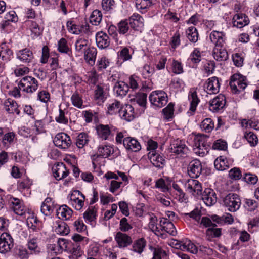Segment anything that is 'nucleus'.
Wrapping results in <instances>:
<instances>
[{
  "label": "nucleus",
  "mask_w": 259,
  "mask_h": 259,
  "mask_svg": "<svg viewBox=\"0 0 259 259\" xmlns=\"http://www.w3.org/2000/svg\"><path fill=\"white\" fill-rule=\"evenodd\" d=\"M123 145L127 150L132 152L139 151L141 148L140 143L136 139L130 137L124 138Z\"/></svg>",
  "instance_id": "obj_23"
},
{
  "label": "nucleus",
  "mask_w": 259,
  "mask_h": 259,
  "mask_svg": "<svg viewBox=\"0 0 259 259\" xmlns=\"http://www.w3.org/2000/svg\"><path fill=\"white\" fill-rule=\"evenodd\" d=\"M185 187L188 192L194 196L200 195L202 193V186L198 180L194 179L188 180L185 184Z\"/></svg>",
  "instance_id": "obj_17"
},
{
  "label": "nucleus",
  "mask_w": 259,
  "mask_h": 259,
  "mask_svg": "<svg viewBox=\"0 0 259 259\" xmlns=\"http://www.w3.org/2000/svg\"><path fill=\"white\" fill-rule=\"evenodd\" d=\"M67 112L68 111L67 110H62L60 108L59 110V114L55 117V121L60 124L65 125L67 124L68 123V119L66 116Z\"/></svg>",
  "instance_id": "obj_53"
},
{
  "label": "nucleus",
  "mask_w": 259,
  "mask_h": 259,
  "mask_svg": "<svg viewBox=\"0 0 259 259\" xmlns=\"http://www.w3.org/2000/svg\"><path fill=\"white\" fill-rule=\"evenodd\" d=\"M247 79L239 74H234L230 79V86L232 92L237 94L244 90L247 86Z\"/></svg>",
  "instance_id": "obj_4"
},
{
  "label": "nucleus",
  "mask_w": 259,
  "mask_h": 259,
  "mask_svg": "<svg viewBox=\"0 0 259 259\" xmlns=\"http://www.w3.org/2000/svg\"><path fill=\"white\" fill-rule=\"evenodd\" d=\"M14 246V240L11 235L4 232L0 236V252L6 253L11 250Z\"/></svg>",
  "instance_id": "obj_8"
},
{
  "label": "nucleus",
  "mask_w": 259,
  "mask_h": 259,
  "mask_svg": "<svg viewBox=\"0 0 259 259\" xmlns=\"http://www.w3.org/2000/svg\"><path fill=\"white\" fill-rule=\"evenodd\" d=\"M121 106V103L115 100L113 103L109 105L107 108V113L110 115L116 114L117 112L119 113V111Z\"/></svg>",
  "instance_id": "obj_56"
},
{
  "label": "nucleus",
  "mask_w": 259,
  "mask_h": 259,
  "mask_svg": "<svg viewBox=\"0 0 259 259\" xmlns=\"http://www.w3.org/2000/svg\"><path fill=\"white\" fill-rule=\"evenodd\" d=\"M26 24L31 31V34L34 35V36L38 37L42 34V29L40 28L35 21L28 20L26 22Z\"/></svg>",
  "instance_id": "obj_37"
},
{
  "label": "nucleus",
  "mask_w": 259,
  "mask_h": 259,
  "mask_svg": "<svg viewBox=\"0 0 259 259\" xmlns=\"http://www.w3.org/2000/svg\"><path fill=\"white\" fill-rule=\"evenodd\" d=\"M226 104V98L223 95L220 94L213 99L209 104V109L213 112L222 109Z\"/></svg>",
  "instance_id": "obj_19"
},
{
  "label": "nucleus",
  "mask_w": 259,
  "mask_h": 259,
  "mask_svg": "<svg viewBox=\"0 0 259 259\" xmlns=\"http://www.w3.org/2000/svg\"><path fill=\"white\" fill-rule=\"evenodd\" d=\"M27 246L31 254H38L40 252L37 243V236L34 235L33 234H29Z\"/></svg>",
  "instance_id": "obj_29"
},
{
  "label": "nucleus",
  "mask_w": 259,
  "mask_h": 259,
  "mask_svg": "<svg viewBox=\"0 0 259 259\" xmlns=\"http://www.w3.org/2000/svg\"><path fill=\"white\" fill-rule=\"evenodd\" d=\"M88 38L79 36L75 43V49L76 52L78 53H83L88 48Z\"/></svg>",
  "instance_id": "obj_32"
},
{
  "label": "nucleus",
  "mask_w": 259,
  "mask_h": 259,
  "mask_svg": "<svg viewBox=\"0 0 259 259\" xmlns=\"http://www.w3.org/2000/svg\"><path fill=\"white\" fill-rule=\"evenodd\" d=\"M118 32L120 34L124 35L129 31V33H128V35H130L131 33H132V35H134V32L132 31V29L130 28V26L129 24L127 22V20L126 19H124L120 21L118 24Z\"/></svg>",
  "instance_id": "obj_39"
},
{
  "label": "nucleus",
  "mask_w": 259,
  "mask_h": 259,
  "mask_svg": "<svg viewBox=\"0 0 259 259\" xmlns=\"http://www.w3.org/2000/svg\"><path fill=\"white\" fill-rule=\"evenodd\" d=\"M118 59H120L123 62L130 60L132 58V53H130L129 48L127 47L123 48L118 52Z\"/></svg>",
  "instance_id": "obj_52"
},
{
  "label": "nucleus",
  "mask_w": 259,
  "mask_h": 259,
  "mask_svg": "<svg viewBox=\"0 0 259 259\" xmlns=\"http://www.w3.org/2000/svg\"><path fill=\"white\" fill-rule=\"evenodd\" d=\"M212 55L214 59L218 61L226 60L228 58V52L224 47H214Z\"/></svg>",
  "instance_id": "obj_31"
},
{
  "label": "nucleus",
  "mask_w": 259,
  "mask_h": 259,
  "mask_svg": "<svg viewBox=\"0 0 259 259\" xmlns=\"http://www.w3.org/2000/svg\"><path fill=\"white\" fill-rule=\"evenodd\" d=\"M4 108L5 110L9 114H16L20 115V110L18 109L17 103L14 100L9 98L5 101L4 103Z\"/></svg>",
  "instance_id": "obj_26"
},
{
  "label": "nucleus",
  "mask_w": 259,
  "mask_h": 259,
  "mask_svg": "<svg viewBox=\"0 0 259 259\" xmlns=\"http://www.w3.org/2000/svg\"><path fill=\"white\" fill-rule=\"evenodd\" d=\"M148 157L153 165L158 168H162L165 165V160L156 151H150Z\"/></svg>",
  "instance_id": "obj_20"
},
{
  "label": "nucleus",
  "mask_w": 259,
  "mask_h": 259,
  "mask_svg": "<svg viewBox=\"0 0 259 259\" xmlns=\"http://www.w3.org/2000/svg\"><path fill=\"white\" fill-rule=\"evenodd\" d=\"M67 251L74 256L76 258L82 255V251L79 244L77 243H74L71 241L69 243Z\"/></svg>",
  "instance_id": "obj_44"
},
{
  "label": "nucleus",
  "mask_w": 259,
  "mask_h": 259,
  "mask_svg": "<svg viewBox=\"0 0 259 259\" xmlns=\"http://www.w3.org/2000/svg\"><path fill=\"white\" fill-rule=\"evenodd\" d=\"M53 142L56 146L62 149L68 148L72 143L70 137L64 133L57 134L53 140Z\"/></svg>",
  "instance_id": "obj_11"
},
{
  "label": "nucleus",
  "mask_w": 259,
  "mask_h": 259,
  "mask_svg": "<svg viewBox=\"0 0 259 259\" xmlns=\"http://www.w3.org/2000/svg\"><path fill=\"white\" fill-rule=\"evenodd\" d=\"M188 39L192 42L198 41L199 34L197 29L194 26L189 27L186 31Z\"/></svg>",
  "instance_id": "obj_47"
},
{
  "label": "nucleus",
  "mask_w": 259,
  "mask_h": 259,
  "mask_svg": "<svg viewBox=\"0 0 259 259\" xmlns=\"http://www.w3.org/2000/svg\"><path fill=\"white\" fill-rule=\"evenodd\" d=\"M202 165L200 160L195 159L192 160L188 166V174L192 178H198L202 172Z\"/></svg>",
  "instance_id": "obj_13"
},
{
  "label": "nucleus",
  "mask_w": 259,
  "mask_h": 259,
  "mask_svg": "<svg viewBox=\"0 0 259 259\" xmlns=\"http://www.w3.org/2000/svg\"><path fill=\"white\" fill-rule=\"evenodd\" d=\"M216 227H212L206 230V239L208 241H211L214 238H218L222 234V229L216 228Z\"/></svg>",
  "instance_id": "obj_41"
},
{
  "label": "nucleus",
  "mask_w": 259,
  "mask_h": 259,
  "mask_svg": "<svg viewBox=\"0 0 259 259\" xmlns=\"http://www.w3.org/2000/svg\"><path fill=\"white\" fill-rule=\"evenodd\" d=\"M120 116L123 119L131 121L134 118V109L133 106L129 104L122 106L119 111Z\"/></svg>",
  "instance_id": "obj_21"
},
{
  "label": "nucleus",
  "mask_w": 259,
  "mask_h": 259,
  "mask_svg": "<svg viewBox=\"0 0 259 259\" xmlns=\"http://www.w3.org/2000/svg\"><path fill=\"white\" fill-rule=\"evenodd\" d=\"M169 150L170 152L180 157H185L189 152V149L185 141L179 139L174 140L171 142Z\"/></svg>",
  "instance_id": "obj_3"
},
{
  "label": "nucleus",
  "mask_w": 259,
  "mask_h": 259,
  "mask_svg": "<svg viewBox=\"0 0 259 259\" xmlns=\"http://www.w3.org/2000/svg\"><path fill=\"white\" fill-rule=\"evenodd\" d=\"M160 225L162 228V230L172 235L176 234V230L175 226L174 224L168 219L162 218L160 221Z\"/></svg>",
  "instance_id": "obj_34"
},
{
  "label": "nucleus",
  "mask_w": 259,
  "mask_h": 259,
  "mask_svg": "<svg viewBox=\"0 0 259 259\" xmlns=\"http://www.w3.org/2000/svg\"><path fill=\"white\" fill-rule=\"evenodd\" d=\"M249 23V19L247 16L243 13L236 14L232 19L233 26L241 28Z\"/></svg>",
  "instance_id": "obj_22"
},
{
  "label": "nucleus",
  "mask_w": 259,
  "mask_h": 259,
  "mask_svg": "<svg viewBox=\"0 0 259 259\" xmlns=\"http://www.w3.org/2000/svg\"><path fill=\"white\" fill-rule=\"evenodd\" d=\"M97 209L95 206L89 207L84 212L83 218L87 222H91L96 219Z\"/></svg>",
  "instance_id": "obj_48"
},
{
  "label": "nucleus",
  "mask_w": 259,
  "mask_h": 259,
  "mask_svg": "<svg viewBox=\"0 0 259 259\" xmlns=\"http://www.w3.org/2000/svg\"><path fill=\"white\" fill-rule=\"evenodd\" d=\"M197 251L196 253L203 256H210L213 254V250L210 247L204 245H200L199 247L196 246Z\"/></svg>",
  "instance_id": "obj_60"
},
{
  "label": "nucleus",
  "mask_w": 259,
  "mask_h": 259,
  "mask_svg": "<svg viewBox=\"0 0 259 259\" xmlns=\"http://www.w3.org/2000/svg\"><path fill=\"white\" fill-rule=\"evenodd\" d=\"M224 205L231 212H235L241 205V199L239 196L233 193L227 195L223 199Z\"/></svg>",
  "instance_id": "obj_5"
},
{
  "label": "nucleus",
  "mask_w": 259,
  "mask_h": 259,
  "mask_svg": "<svg viewBox=\"0 0 259 259\" xmlns=\"http://www.w3.org/2000/svg\"><path fill=\"white\" fill-rule=\"evenodd\" d=\"M207 141V137L204 135H198L194 138L193 151L196 154L203 157L208 153L210 145Z\"/></svg>",
  "instance_id": "obj_1"
},
{
  "label": "nucleus",
  "mask_w": 259,
  "mask_h": 259,
  "mask_svg": "<svg viewBox=\"0 0 259 259\" xmlns=\"http://www.w3.org/2000/svg\"><path fill=\"white\" fill-rule=\"evenodd\" d=\"M188 100L190 102V107L188 114L190 116L194 114L200 101L198 97L197 88H192L190 89L188 93Z\"/></svg>",
  "instance_id": "obj_10"
},
{
  "label": "nucleus",
  "mask_w": 259,
  "mask_h": 259,
  "mask_svg": "<svg viewBox=\"0 0 259 259\" xmlns=\"http://www.w3.org/2000/svg\"><path fill=\"white\" fill-rule=\"evenodd\" d=\"M96 41L97 46L100 49L107 48L110 43L108 35L103 31L99 32L96 34Z\"/></svg>",
  "instance_id": "obj_27"
},
{
  "label": "nucleus",
  "mask_w": 259,
  "mask_h": 259,
  "mask_svg": "<svg viewBox=\"0 0 259 259\" xmlns=\"http://www.w3.org/2000/svg\"><path fill=\"white\" fill-rule=\"evenodd\" d=\"M152 4L150 0H136L135 5L136 8L139 10H146Z\"/></svg>",
  "instance_id": "obj_62"
},
{
  "label": "nucleus",
  "mask_w": 259,
  "mask_h": 259,
  "mask_svg": "<svg viewBox=\"0 0 259 259\" xmlns=\"http://www.w3.org/2000/svg\"><path fill=\"white\" fill-rule=\"evenodd\" d=\"M102 19V13L99 10H94L90 18V21L92 25L97 26L99 25Z\"/></svg>",
  "instance_id": "obj_45"
},
{
  "label": "nucleus",
  "mask_w": 259,
  "mask_h": 259,
  "mask_svg": "<svg viewBox=\"0 0 259 259\" xmlns=\"http://www.w3.org/2000/svg\"><path fill=\"white\" fill-rule=\"evenodd\" d=\"M32 184V181L28 178L23 179L21 181H18L17 183L18 189L20 191H23L25 189H28Z\"/></svg>",
  "instance_id": "obj_61"
},
{
  "label": "nucleus",
  "mask_w": 259,
  "mask_h": 259,
  "mask_svg": "<svg viewBox=\"0 0 259 259\" xmlns=\"http://www.w3.org/2000/svg\"><path fill=\"white\" fill-rule=\"evenodd\" d=\"M129 90L128 85L124 82L119 81L114 87V92L117 96H125Z\"/></svg>",
  "instance_id": "obj_35"
},
{
  "label": "nucleus",
  "mask_w": 259,
  "mask_h": 259,
  "mask_svg": "<svg viewBox=\"0 0 259 259\" xmlns=\"http://www.w3.org/2000/svg\"><path fill=\"white\" fill-rule=\"evenodd\" d=\"M146 244L147 241L144 238H138L132 243L131 250L138 254H141L144 251Z\"/></svg>",
  "instance_id": "obj_30"
},
{
  "label": "nucleus",
  "mask_w": 259,
  "mask_h": 259,
  "mask_svg": "<svg viewBox=\"0 0 259 259\" xmlns=\"http://www.w3.org/2000/svg\"><path fill=\"white\" fill-rule=\"evenodd\" d=\"M241 171L239 168L234 167L229 171V177L233 180H238L242 178Z\"/></svg>",
  "instance_id": "obj_64"
},
{
  "label": "nucleus",
  "mask_w": 259,
  "mask_h": 259,
  "mask_svg": "<svg viewBox=\"0 0 259 259\" xmlns=\"http://www.w3.org/2000/svg\"><path fill=\"white\" fill-rule=\"evenodd\" d=\"M55 232L60 235H66L69 233L70 229L66 223L63 221H59L55 228Z\"/></svg>",
  "instance_id": "obj_51"
},
{
  "label": "nucleus",
  "mask_w": 259,
  "mask_h": 259,
  "mask_svg": "<svg viewBox=\"0 0 259 259\" xmlns=\"http://www.w3.org/2000/svg\"><path fill=\"white\" fill-rule=\"evenodd\" d=\"M12 54V51L9 48L3 47H0V61L9 60Z\"/></svg>",
  "instance_id": "obj_59"
},
{
  "label": "nucleus",
  "mask_w": 259,
  "mask_h": 259,
  "mask_svg": "<svg viewBox=\"0 0 259 259\" xmlns=\"http://www.w3.org/2000/svg\"><path fill=\"white\" fill-rule=\"evenodd\" d=\"M174 104L170 102L162 110L164 117L168 120H170L174 117Z\"/></svg>",
  "instance_id": "obj_54"
},
{
  "label": "nucleus",
  "mask_w": 259,
  "mask_h": 259,
  "mask_svg": "<svg viewBox=\"0 0 259 259\" xmlns=\"http://www.w3.org/2000/svg\"><path fill=\"white\" fill-rule=\"evenodd\" d=\"M22 91L26 93L32 94L38 89L39 83L37 80L31 76L22 78L18 83Z\"/></svg>",
  "instance_id": "obj_2"
},
{
  "label": "nucleus",
  "mask_w": 259,
  "mask_h": 259,
  "mask_svg": "<svg viewBox=\"0 0 259 259\" xmlns=\"http://www.w3.org/2000/svg\"><path fill=\"white\" fill-rule=\"evenodd\" d=\"M116 128L113 126L100 124L97 126L96 131L98 137L103 140H109L113 137L112 132L115 131Z\"/></svg>",
  "instance_id": "obj_12"
},
{
  "label": "nucleus",
  "mask_w": 259,
  "mask_h": 259,
  "mask_svg": "<svg viewBox=\"0 0 259 259\" xmlns=\"http://www.w3.org/2000/svg\"><path fill=\"white\" fill-rule=\"evenodd\" d=\"M85 196L79 190H74L69 196V203L76 210H80L84 204Z\"/></svg>",
  "instance_id": "obj_7"
},
{
  "label": "nucleus",
  "mask_w": 259,
  "mask_h": 259,
  "mask_svg": "<svg viewBox=\"0 0 259 259\" xmlns=\"http://www.w3.org/2000/svg\"><path fill=\"white\" fill-rule=\"evenodd\" d=\"M204 90L208 94H216L219 92L220 80L217 77L208 78L204 84Z\"/></svg>",
  "instance_id": "obj_9"
},
{
  "label": "nucleus",
  "mask_w": 259,
  "mask_h": 259,
  "mask_svg": "<svg viewBox=\"0 0 259 259\" xmlns=\"http://www.w3.org/2000/svg\"><path fill=\"white\" fill-rule=\"evenodd\" d=\"M94 93V99L96 103L99 105H101L106 99L103 87L101 84H98Z\"/></svg>",
  "instance_id": "obj_36"
},
{
  "label": "nucleus",
  "mask_w": 259,
  "mask_h": 259,
  "mask_svg": "<svg viewBox=\"0 0 259 259\" xmlns=\"http://www.w3.org/2000/svg\"><path fill=\"white\" fill-rule=\"evenodd\" d=\"M153 251V259H161L166 255V252L161 247L157 246L151 248Z\"/></svg>",
  "instance_id": "obj_63"
},
{
  "label": "nucleus",
  "mask_w": 259,
  "mask_h": 259,
  "mask_svg": "<svg viewBox=\"0 0 259 259\" xmlns=\"http://www.w3.org/2000/svg\"><path fill=\"white\" fill-rule=\"evenodd\" d=\"M133 228V226L126 218H122L119 222V229L122 232H126Z\"/></svg>",
  "instance_id": "obj_58"
},
{
  "label": "nucleus",
  "mask_w": 259,
  "mask_h": 259,
  "mask_svg": "<svg viewBox=\"0 0 259 259\" xmlns=\"http://www.w3.org/2000/svg\"><path fill=\"white\" fill-rule=\"evenodd\" d=\"M113 151V148L110 145H100L98 147L97 154L98 156L105 158L108 157Z\"/></svg>",
  "instance_id": "obj_38"
},
{
  "label": "nucleus",
  "mask_w": 259,
  "mask_h": 259,
  "mask_svg": "<svg viewBox=\"0 0 259 259\" xmlns=\"http://www.w3.org/2000/svg\"><path fill=\"white\" fill-rule=\"evenodd\" d=\"M68 31L74 34H80V25L76 24L73 21H68L66 23Z\"/></svg>",
  "instance_id": "obj_55"
},
{
  "label": "nucleus",
  "mask_w": 259,
  "mask_h": 259,
  "mask_svg": "<svg viewBox=\"0 0 259 259\" xmlns=\"http://www.w3.org/2000/svg\"><path fill=\"white\" fill-rule=\"evenodd\" d=\"M151 103L158 108H162L168 102L167 94L162 90L153 91L149 96Z\"/></svg>",
  "instance_id": "obj_6"
},
{
  "label": "nucleus",
  "mask_w": 259,
  "mask_h": 259,
  "mask_svg": "<svg viewBox=\"0 0 259 259\" xmlns=\"http://www.w3.org/2000/svg\"><path fill=\"white\" fill-rule=\"evenodd\" d=\"M73 211L66 205H63L57 210V215L59 219L67 220L72 216Z\"/></svg>",
  "instance_id": "obj_33"
},
{
  "label": "nucleus",
  "mask_w": 259,
  "mask_h": 259,
  "mask_svg": "<svg viewBox=\"0 0 259 259\" xmlns=\"http://www.w3.org/2000/svg\"><path fill=\"white\" fill-rule=\"evenodd\" d=\"M175 248L182 251L190 252L193 254H196L197 251L196 246L190 240H186L185 242H177Z\"/></svg>",
  "instance_id": "obj_28"
},
{
  "label": "nucleus",
  "mask_w": 259,
  "mask_h": 259,
  "mask_svg": "<svg viewBox=\"0 0 259 259\" xmlns=\"http://www.w3.org/2000/svg\"><path fill=\"white\" fill-rule=\"evenodd\" d=\"M89 141V136L85 133L79 134L76 139V145L79 148H82L85 145L88 144Z\"/></svg>",
  "instance_id": "obj_49"
},
{
  "label": "nucleus",
  "mask_w": 259,
  "mask_h": 259,
  "mask_svg": "<svg viewBox=\"0 0 259 259\" xmlns=\"http://www.w3.org/2000/svg\"><path fill=\"white\" fill-rule=\"evenodd\" d=\"M115 240L120 248H125L133 243L132 237L121 232H118L116 233Z\"/></svg>",
  "instance_id": "obj_15"
},
{
  "label": "nucleus",
  "mask_w": 259,
  "mask_h": 259,
  "mask_svg": "<svg viewBox=\"0 0 259 259\" xmlns=\"http://www.w3.org/2000/svg\"><path fill=\"white\" fill-rule=\"evenodd\" d=\"M209 38L215 47H224L226 40V34L224 32L216 30L210 33Z\"/></svg>",
  "instance_id": "obj_18"
},
{
  "label": "nucleus",
  "mask_w": 259,
  "mask_h": 259,
  "mask_svg": "<svg viewBox=\"0 0 259 259\" xmlns=\"http://www.w3.org/2000/svg\"><path fill=\"white\" fill-rule=\"evenodd\" d=\"M52 170L54 177L57 181L66 178L69 174V170L62 162L55 164L52 167Z\"/></svg>",
  "instance_id": "obj_14"
},
{
  "label": "nucleus",
  "mask_w": 259,
  "mask_h": 259,
  "mask_svg": "<svg viewBox=\"0 0 259 259\" xmlns=\"http://www.w3.org/2000/svg\"><path fill=\"white\" fill-rule=\"evenodd\" d=\"M84 59L90 65H93L95 63L97 50L94 47H90L84 52Z\"/></svg>",
  "instance_id": "obj_40"
},
{
  "label": "nucleus",
  "mask_w": 259,
  "mask_h": 259,
  "mask_svg": "<svg viewBox=\"0 0 259 259\" xmlns=\"http://www.w3.org/2000/svg\"><path fill=\"white\" fill-rule=\"evenodd\" d=\"M242 180L248 185H254L258 182V178L254 174L246 172L243 175Z\"/></svg>",
  "instance_id": "obj_50"
},
{
  "label": "nucleus",
  "mask_w": 259,
  "mask_h": 259,
  "mask_svg": "<svg viewBox=\"0 0 259 259\" xmlns=\"http://www.w3.org/2000/svg\"><path fill=\"white\" fill-rule=\"evenodd\" d=\"M200 127L203 131L208 133L214 128V124L211 118H206L201 122Z\"/></svg>",
  "instance_id": "obj_46"
},
{
  "label": "nucleus",
  "mask_w": 259,
  "mask_h": 259,
  "mask_svg": "<svg viewBox=\"0 0 259 259\" xmlns=\"http://www.w3.org/2000/svg\"><path fill=\"white\" fill-rule=\"evenodd\" d=\"M215 168L220 171L224 170L229 167L227 159L223 156L218 157L214 162Z\"/></svg>",
  "instance_id": "obj_43"
},
{
  "label": "nucleus",
  "mask_w": 259,
  "mask_h": 259,
  "mask_svg": "<svg viewBox=\"0 0 259 259\" xmlns=\"http://www.w3.org/2000/svg\"><path fill=\"white\" fill-rule=\"evenodd\" d=\"M243 138L246 140L251 147L256 146L258 143V139L253 132L246 131L244 132Z\"/></svg>",
  "instance_id": "obj_42"
},
{
  "label": "nucleus",
  "mask_w": 259,
  "mask_h": 259,
  "mask_svg": "<svg viewBox=\"0 0 259 259\" xmlns=\"http://www.w3.org/2000/svg\"><path fill=\"white\" fill-rule=\"evenodd\" d=\"M134 100L140 106L145 107L146 104L147 95L144 93H138L135 95Z\"/></svg>",
  "instance_id": "obj_57"
},
{
  "label": "nucleus",
  "mask_w": 259,
  "mask_h": 259,
  "mask_svg": "<svg viewBox=\"0 0 259 259\" xmlns=\"http://www.w3.org/2000/svg\"><path fill=\"white\" fill-rule=\"evenodd\" d=\"M17 57L20 61L24 63H29L31 62L34 59L32 52L27 48L18 51L17 53Z\"/></svg>",
  "instance_id": "obj_25"
},
{
  "label": "nucleus",
  "mask_w": 259,
  "mask_h": 259,
  "mask_svg": "<svg viewBox=\"0 0 259 259\" xmlns=\"http://www.w3.org/2000/svg\"><path fill=\"white\" fill-rule=\"evenodd\" d=\"M202 199L204 203L208 206L213 205L217 201V197L214 191L211 188L205 189L201 194Z\"/></svg>",
  "instance_id": "obj_16"
},
{
  "label": "nucleus",
  "mask_w": 259,
  "mask_h": 259,
  "mask_svg": "<svg viewBox=\"0 0 259 259\" xmlns=\"http://www.w3.org/2000/svg\"><path fill=\"white\" fill-rule=\"evenodd\" d=\"M132 30L135 31H139L140 28L143 26V18L138 14H133L128 19H126Z\"/></svg>",
  "instance_id": "obj_24"
}]
</instances>
